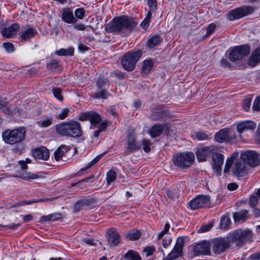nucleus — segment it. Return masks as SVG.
<instances>
[{
    "label": "nucleus",
    "instance_id": "nucleus-38",
    "mask_svg": "<svg viewBox=\"0 0 260 260\" xmlns=\"http://www.w3.org/2000/svg\"><path fill=\"white\" fill-rule=\"evenodd\" d=\"M53 118L52 117H46L42 120L38 122V124L41 127H47L53 123Z\"/></svg>",
    "mask_w": 260,
    "mask_h": 260
},
{
    "label": "nucleus",
    "instance_id": "nucleus-7",
    "mask_svg": "<svg viewBox=\"0 0 260 260\" xmlns=\"http://www.w3.org/2000/svg\"><path fill=\"white\" fill-rule=\"evenodd\" d=\"M210 245L214 253L219 254L226 251L231 246L228 236L214 238L211 241Z\"/></svg>",
    "mask_w": 260,
    "mask_h": 260
},
{
    "label": "nucleus",
    "instance_id": "nucleus-29",
    "mask_svg": "<svg viewBox=\"0 0 260 260\" xmlns=\"http://www.w3.org/2000/svg\"><path fill=\"white\" fill-rule=\"evenodd\" d=\"M122 259H125L126 260H141V257L137 251L129 250L122 255Z\"/></svg>",
    "mask_w": 260,
    "mask_h": 260
},
{
    "label": "nucleus",
    "instance_id": "nucleus-64",
    "mask_svg": "<svg viewBox=\"0 0 260 260\" xmlns=\"http://www.w3.org/2000/svg\"><path fill=\"white\" fill-rule=\"evenodd\" d=\"M216 28V25L214 23H211L207 27L206 36H210L214 31Z\"/></svg>",
    "mask_w": 260,
    "mask_h": 260
},
{
    "label": "nucleus",
    "instance_id": "nucleus-35",
    "mask_svg": "<svg viewBox=\"0 0 260 260\" xmlns=\"http://www.w3.org/2000/svg\"><path fill=\"white\" fill-rule=\"evenodd\" d=\"M166 194L169 198L172 200H175L179 197L178 189L176 187H172L166 190Z\"/></svg>",
    "mask_w": 260,
    "mask_h": 260
},
{
    "label": "nucleus",
    "instance_id": "nucleus-41",
    "mask_svg": "<svg viewBox=\"0 0 260 260\" xmlns=\"http://www.w3.org/2000/svg\"><path fill=\"white\" fill-rule=\"evenodd\" d=\"M106 88H101L98 89V91L94 93V94L93 95V97L94 99H99V98H102V99H107L108 98V93L105 91Z\"/></svg>",
    "mask_w": 260,
    "mask_h": 260
},
{
    "label": "nucleus",
    "instance_id": "nucleus-9",
    "mask_svg": "<svg viewBox=\"0 0 260 260\" xmlns=\"http://www.w3.org/2000/svg\"><path fill=\"white\" fill-rule=\"evenodd\" d=\"M253 11L252 7L243 6L230 11L227 14V18L230 21L240 19L251 14Z\"/></svg>",
    "mask_w": 260,
    "mask_h": 260
},
{
    "label": "nucleus",
    "instance_id": "nucleus-26",
    "mask_svg": "<svg viewBox=\"0 0 260 260\" xmlns=\"http://www.w3.org/2000/svg\"><path fill=\"white\" fill-rule=\"evenodd\" d=\"M260 62V47L253 51L248 59V64L254 67Z\"/></svg>",
    "mask_w": 260,
    "mask_h": 260
},
{
    "label": "nucleus",
    "instance_id": "nucleus-15",
    "mask_svg": "<svg viewBox=\"0 0 260 260\" xmlns=\"http://www.w3.org/2000/svg\"><path fill=\"white\" fill-rule=\"evenodd\" d=\"M79 119L81 121L89 120L92 124H96L102 120L99 114L93 111H89L82 113Z\"/></svg>",
    "mask_w": 260,
    "mask_h": 260
},
{
    "label": "nucleus",
    "instance_id": "nucleus-3",
    "mask_svg": "<svg viewBox=\"0 0 260 260\" xmlns=\"http://www.w3.org/2000/svg\"><path fill=\"white\" fill-rule=\"evenodd\" d=\"M26 129L24 127H20L14 129H7L2 134L3 140L10 145H14L20 143L25 139Z\"/></svg>",
    "mask_w": 260,
    "mask_h": 260
},
{
    "label": "nucleus",
    "instance_id": "nucleus-4",
    "mask_svg": "<svg viewBox=\"0 0 260 260\" xmlns=\"http://www.w3.org/2000/svg\"><path fill=\"white\" fill-rule=\"evenodd\" d=\"M142 55V51L132 50L125 53L121 59V64L123 68L127 71H133L136 64Z\"/></svg>",
    "mask_w": 260,
    "mask_h": 260
},
{
    "label": "nucleus",
    "instance_id": "nucleus-34",
    "mask_svg": "<svg viewBox=\"0 0 260 260\" xmlns=\"http://www.w3.org/2000/svg\"><path fill=\"white\" fill-rule=\"evenodd\" d=\"M153 66V62L151 59L145 60L143 61L142 68V73L147 74L151 70Z\"/></svg>",
    "mask_w": 260,
    "mask_h": 260
},
{
    "label": "nucleus",
    "instance_id": "nucleus-39",
    "mask_svg": "<svg viewBox=\"0 0 260 260\" xmlns=\"http://www.w3.org/2000/svg\"><path fill=\"white\" fill-rule=\"evenodd\" d=\"M231 223V219L228 216H222L220 220V228L221 229H229Z\"/></svg>",
    "mask_w": 260,
    "mask_h": 260
},
{
    "label": "nucleus",
    "instance_id": "nucleus-18",
    "mask_svg": "<svg viewBox=\"0 0 260 260\" xmlns=\"http://www.w3.org/2000/svg\"><path fill=\"white\" fill-rule=\"evenodd\" d=\"M141 148V146L137 141L135 136L133 135H128L125 146V152L132 153L134 151L139 150Z\"/></svg>",
    "mask_w": 260,
    "mask_h": 260
},
{
    "label": "nucleus",
    "instance_id": "nucleus-19",
    "mask_svg": "<svg viewBox=\"0 0 260 260\" xmlns=\"http://www.w3.org/2000/svg\"><path fill=\"white\" fill-rule=\"evenodd\" d=\"M106 237L111 246H116L120 241V235L114 229H109L107 231Z\"/></svg>",
    "mask_w": 260,
    "mask_h": 260
},
{
    "label": "nucleus",
    "instance_id": "nucleus-63",
    "mask_svg": "<svg viewBox=\"0 0 260 260\" xmlns=\"http://www.w3.org/2000/svg\"><path fill=\"white\" fill-rule=\"evenodd\" d=\"M111 124V122L107 121V120H104L102 122V123L100 124L99 129L102 132L103 131H105L107 126H108Z\"/></svg>",
    "mask_w": 260,
    "mask_h": 260
},
{
    "label": "nucleus",
    "instance_id": "nucleus-20",
    "mask_svg": "<svg viewBox=\"0 0 260 260\" xmlns=\"http://www.w3.org/2000/svg\"><path fill=\"white\" fill-rule=\"evenodd\" d=\"M212 160L213 162L214 169L216 170L217 173H220L223 164V155L221 153H217L216 151L212 155Z\"/></svg>",
    "mask_w": 260,
    "mask_h": 260
},
{
    "label": "nucleus",
    "instance_id": "nucleus-23",
    "mask_svg": "<svg viewBox=\"0 0 260 260\" xmlns=\"http://www.w3.org/2000/svg\"><path fill=\"white\" fill-rule=\"evenodd\" d=\"M37 33L36 29L32 27L25 28L20 32V38L22 41H26L34 37Z\"/></svg>",
    "mask_w": 260,
    "mask_h": 260
},
{
    "label": "nucleus",
    "instance_id": "nucleus-14",
    "mask_svg": "<svg viewBox=\"0 0 260 260\" xmlns=\"http://www.w3.org/2000/svg\"><path fill=\"white\" fill-rule=\"evenodd\" d=\"M210 244L208 242L204 241L197 244L193 247V253L195 255H210Z\"/></svg>",
    "mask_w": 260,
    "mask_h": 260
},
{
    "label": "nucleus",
    "instance_id": "nucleus-43",
    "mask_svg": "<svg viewBox=\"0 0 260 260\" xmlns=\"http://www.w3.org/2000/svg\"><path fill=\"white\" fill-rule=\"evenodd\" d=\"M104 154L103 153L95 157L90 162H89L85 167L82 168L80 170V172L86 171L91 167L92 166L95 164L104 156Z\"/></svg>",
    "mask_w": 260,
    "mask_h": 260
},
{
    "label": "nucleus",
    "instance_id": "nucleus-44",
    "mask_svg": "<svg viewBox=\"0 0 260 260\" xmlns=\"http://www.w3.org/2000/svg\"><path fill=\"white\" fill-rule=\"evenodd\" d=\"M104 154L103 153L95 157L90 162H89L85 167L82 168L80 170V172L86 171L91 167L92 166L95 164L104 156Z\"/></svg>",
    "mask_w": 260,
    "mask_h": 260
},
{
    "label": "nucleus",
    "instance_id": "nucleus-61",
    "mask_svg": "<svg viewBox=\"0 0 260 260\" xmlns=\"http://www.w3.org/2000/svg\"><path fill=\"white\" fill-rule=\"evenodd\" d=\"M172 242V238L169 236L167 235L162 239V244L165 248H167Z\"/></svg>",
    "mask_w": 260,
    "mask_h": 260
},
{
    "label": "nucleus",
    "instance_id": "nucleus-52",
    "mask_svg": "<svg viewBox=\"0 0 260 260\" xmlns=\"http://www.w3.org/2000/svg\"><path fill=\"white\" fill-rule=\"evenodd\" d=\"M108 84V83L106 79L99 78L97 83V87L98 89L102 88H106Z\"/></svg>",
    "mask_w": 260,
    "mask_h": 260
},
{
    "label": "nucleus",
    "instance_id": "nucleus-24",
    "mask_svg": "<svg viewBox=\"0 0 260 260\" xmlns=\"http://www.w3.org/2000/svg\"><path fill=\"white\" fill-rule=\"evenodd\" d=\"M256 123L250 121H246L239 123L237 126V130L239 133H242L248 130H252L256 127Z\"/></svg>",
    "mask_w": 260,
    "mask_h": 260
},
{
    "label": "nucleus",
    "instance_id": "nucleus-37",
    "mask_svg": "<svg viewBox=\"0 0 260 260\" xmlns=\"http://www.w3.org/2000/svg\"><path fill=\"white\" fill-rule=\"evenodd\" d=\"M141 236V232L137 230H133L129 232L126 235V238L131 240H136Z\"/></svg>",
    "mask_w": 260,
    "mask_h": 260
},
{
    "label": "nucleus",
    "instance_id": "nucleus-28",
    "mask_svg": "<svg viewBox=\"0 0 260 260\" xmlns=\"http://www.w3.org/2000/svg\"><path fill=\"white\" fill-rule=\"evenodd\" d=\"M56 133L61 136H69L68 122H62L55 126Z\"/></svg>",
    "mask_w": 260,
    "mask_h": 260
},
{
    "label": "nucleus",
    "instance_id": "nucleus-45",
    "mask_svg": "<svg viewBox=\"0 0 260 260\" xmlns=\"http://www.w3.org/2000/svg\"><path fill=\"white\" fill-rule=\"evenodd\" d=\"M194 137L199 141L209 140L210 138L209 135L203 132H195Z\"/></svg>",
    "mask_w": 260,
    "mask_h": 260
},
{
    "label": "nucleus",
    "instance_id": "nucleus-62",
    "mask_svg": "<svg viewBox=\"0 0 260 260\" xmlns=\"http://www.w3.org/2000/svg\"><path fill=\"white\" fill-rule=\"evenodd\" d=\"M170 226L169 223H166L164 231L160 232L158 234L157 238L159 239H162L164 237L165 234H166L168 232V231L170 229Z\"/></svg>",
    "mask_w": 260,
    "mask_h": 260
},
{
    "label": "nucleus",
    "instance_id": "nucleus-32",
    "mask_svg": "<svg viewBox=\"0 0 260 260\" xmlns=\"http://www.w3.org/2000/svg\"><path fill=\"white\" fill-rule=\"evenodd\" d=\"M20 177L22 179L30 181L32 180L41 178V176L38 174H35L29 172H25L20 175Z\"/></svg>",
    "mask_w": 260,
    "mask_h": 260
},
{
    "label": "nucleus",
    "instance_id": "nucleus-27",
    "mask_svg": "<svg viewBox=\"0 0 260 260\" xmlns=\"http://www.w3.org/2000/svg\"><path fill=\"white\" fill-rule=\"evenodd\" d=\"M248 211L247 210H242L234 213L233 217L236 222H244L248 218Z\"/></svg>",
    "mask_w": 260,
    "mask_h": 260
},
{
    "label": "nucleus",
    "instance_id": "nucleus-10",
    "mask_svg": "<svg viewBox=\"0 0 260 260\" xmlns=\"http://www.w3.org/2000/svg\"><path fill=\"white\" fill-rule=\"evenodd\" d=\"M217 150V147L214 145L199 147L196 152L197 160L199 162L205 161L209 156L213 155Z\"/></svg>",
    "mask_w": 260,
    "mask_h": 260
},
{
    "label": "nucleus",
    "instance_id": "nucleus-17",
    "mask_svg": "<svg viewBox=\"0 0 260 260\" xmlns=\"http://www.w3.org/2000/svg\"><path fill=\"white\" fill-rule=\"evenodd\" d=\"M69 136L73 137H80L82 134L80 124L77 121H71L68 122Z\"/></svg>",
    "mask_w": 260,
    "mask_h": 260
},
{
    "label": "nucleus",
    "instance_id": "nucleus-55",
    "mask_svg": "<svg viewBox=\"0 0 260 260\" xmlns=\"http://www.w3.org/2000/svg\"><path fill=\"white\" fill-rule=\"evenodd\" d=\"M3 46L8 53H12L14 52L15 50L14 45L11 43H3Z\"/></svg>",
    "mask_w": 260,
    "mask_h": 260
},
{
    "label": "nucleus",
    "instance_id": "nucleus-51",
    "mask_svg": "<svg viewBox=\"0 0 260 260\" xmlns=\"http://www.w3.org/2000/svg\"><path fill=\"white\" fill-rule=\"evenodd\" d=\"M52 92L54 96L59 101H62L63 99V96L61 95V89L58 87L53 88L52 89Z\"/></svg>",
    "mask_w": 260,
    "mask_h": 260
},
{
    "label": "nucleus",
    "instance_id": "nucleus-53",
    "mask_svg": "<svg viewBox=\"0 0 260 260\" xmlns=\"http://www.w3.org/2000/svg\"><path fill=\"white\" fill-rule=\"evenodd\" d=\"M85 15V11L83 8H80L77 9L75 11V18L82 19Z\"/></svg>",
    "mask_w": 260,
    "mask_h": 260
},
{
    "label": "nucleus",
    "instance_id": "nucleus-33",
    "mask_svg": "<svg viewBox=\"0 0 260 260\" xmlns=\"http://www.w3.org/2000/svg\"><path fill=\"white\" fill-rule=\"evenodd\" d=\"M90 203V201L88 199H82L76 202L75 204L74 212L76 213L79 212L82 207L88 205Z\"/></svg>",
    "mask_w": 260,
    "mask_h": 260
},
{
    "label": "nucleus",
    "instance_id": "nucleus-54",
    "mask_svg": "<svg viewBox=\"0 0 260 260\" xmlns=\"http://www.w3.org/2000/svg\"><path fill=\"white\" fill-rule=\"evenodd\" d=\"M37 203L36 200L32 199L28 201H20L17 203L14 204L13 205H12L11 207H16L18 206H23L24 205H30L32 203Z\"/></svg>",
    "mask_w": 260,
    "mask_h": 260
},
{
    "label": "nucleus",
    "instance_id": "nucleus-42",
    "mask_svg": "<svg viewBox=\"0 0 260 260\" xmlns=\"http://www.w3.org/2000/svg\"><path fill=\"white\" fill-rule=\"evenodd\" d=\"M152 13L148 11L147 13L146 16L143 21L141 23V26L145 29H147L149 26L150 20L151 18Z\"/></svg>",
    "mask_w": 260,
    "mask_h": 260
},
{
    "label": "nucleus",
    "instance_id": "nucleus-40",
    "mask_svg": "<svg viewBox=\"0 0 260 260\" xmlns=\"http://www.w3.org/2000/svg\"><path fill=\"white\" fill-rule=\"evenodd\" d=\"M141 142L143 150L146 153L149 152L152 146L151 141L149 140L144 139Z\"/></svg>",
    "mask_w": 260,
    "mask_h": 260
},
{
    "label": "nucleus",
    "instance_id": "nucleus-5",
    "mask_svg": "<svg viewBox=\"0 0 260 260\" xmlns=\"http://www.w3.org/2000/svg\"><path fill=\"white\" fill-rule=\"evenodd\" d=\"M228 236L231 243L241 247L251 238L252 232L249 230L238 229L230 233Z\"/></svg>",
    "mask_w": 260,
    "mask_h": 260
},
{
    "label": "nucleus",
    "instance_id": "nucleus-49",
    "mask_svg": "<svg viewBox=\"0 0 260 260\" xmlns=\"http://www.w3.org/2000/svg\"><path fill=\"white\" fill-rule=\"evenodd\" d=\"M259 199L255 194L250 196L249 200V205L251 208H254L257 205Z\"/></svg>",
    "mask_w": 260,
    "mask_h": 260
},
{
    "label": "nucleus",
    "instance_id": "nucleus-56",
    "mask_svg": "<svg viewBox=\"0 0 260 260\" xmlns=\"http://www.w3.org/2000/svg\"><path fill=\"white\" fill-rule=\"evenodd\" d=\"M155 251V248L153 246H147L143 249V251L146 253V255L148 257L152 255Z\"/></svg>",
    "mask_w": 260,
    "mask_h": 260
},
{
    "label": "nucleus",
    "instance_id": "nucleus-13",
    "mask_svg": "<svg viewBox=\"0 0 260 260\" xmlns=\"http://www.w3.org/2000/svg\"><path fill=\"white\" fill-rule=\"evenodd\" d=\"M236 138L235 134L228 128H223L218 131L215 135V140L219 143L230 142Z\"/></svg>",
    "mask_w": 260,
    "mask_h": 260
},
{
    "label": "nucleus",
    "instance_id": "nucleus-47",
    "mask_svg": "<svg viewBox=\"0 0 260 260\" xmlns=\"http://www.w3.org/2000/svg\"><path fill=\"white\" fill-rule=\"evenodd\" d=\"M168 115V112L167 111L156 112L152 114V118L154 120H157L160 118H164Z\"/></svg>",
    "mask_w": 260,
    "mask_h": 260
},
{
    "label": "nucleus",
    "instance_id": "nucleus-8",
    "mask_svg": "<svg viewBox=\"0 0 260 260\" xmlns=\"http://www.w3.org/2000/svg\"><path fill=\"white\" fill-rule=\"evenodd\" d=\"M250 52V47L249 45H244L233 47L229 54V59L235 62L242 59L247 56Z\"/></svg>",
    "mask_w": 260,
    "mask_h": 260
},
{
    "label": "nucleus",
    "instance_id": "nucleus-48",
    "mask_svg": "<svg viewBox=\"0 0 260 260\" xmlns=\"http://www.w3.org/2000/svg\"><path fill=\"white\" fill-rule=\"evenodd\" d=\"M59 67V64L58 61L56 59H52L47 64V68L48 69L53 71H56Z\"/></svg>",
    "mask_w": 260,
    "mask_h": 260
},
{
    "label": "nucleus",
    "instance_id": "nucleus-60",
    "mask_svg": "<svg viewBox=\"0 0 260 260\" xmlns=\"http://www.w3.org/2000/svg\"><path fill=\"white\" fill-rule=\"evenodd\" d=\"M148 5L149 6L150 10L149 11H154L156 9L157 2L156 0H148Z\"/></svg>",
    "mask_w": 260,
    "mask_h": 260
},
{
    "label": "nucleus",
    "instance_id": "nucleus-25",
    "mask_svg": "<svg viewBox=\"0 0 260 260\" xmlns=\"http://www.w3.org/2000/svg\"><path fill=\"white\" fill-rule=\"evenodd\" d=\"M166 128H168L167 124H155L150 129L149 134L151 137L155 138L159 136L162 133L163 130Z\"/></svg>",
    "mask_w": 260,
    "mask_h": 260
},
{
    "label": "nucleus",
    "instance_id": "nucleus-21",
    "mask_svg": "<svg viewBox=\"0 0 260 260\" xmlns=\"http://www.w3.org/2000/svg\"><path fill=\"white\" fill-rule=\"evenodd\" d=\"M32 155L36 159L45 160H47L49 157V151L45 147H41L34 149L32 151Z\"/></svg>",
    "mask_w": 260,
    "mask_h": 260
},
{
    "label": "nucleus",
    "instance_id": "nucleus-57",
    "mask_svg": "<svg viewBox=\"0 0 260 260\" xmlns=\"http://www.w3.org/2000/svg\"><path fill=\"white\" fill-rule=\"evenodd\" d=\"M252 109L255 111H260V96L256 97L254 100L252 105Z\"/></svg>",
    "mask_w": 260,
    "mask_h": 260
},
{
    "label": "nucleus",
    "instance_id": "nucleus-16",
    "mask_svg": "<svg viewBox=\"0 0 260 260\" xmlns=\"http://www.w3.org/2000/svg\"><path fill=\"white\" fill-rule=\"evenodd\" d=\"M60 17L63 21L68 24H74L77 21L74 16L72 9L69 7L62 9L60 11Z\"/></svg>",
    "mask_w": 260,
    "mask_h": 260
},
{
    "label": "nucleus",
    "instance_id": "nucleus-11",
    "mask_svg": "<svg viewBox=\"0 0 260 260\" xmlns=\"http://www.w3.org/2000/svg\"><path fill=\"white\" fill-rule=\"evenodd\" d=\"M259 154L253 151H247L241 155V158L243 159L245 164L254 167L259 163Z\"/></svg>",
    "mask_w": 260,
    "mask_h": 260
},
{
    "label": "nucleus",
    "instance_id": "nucleus-22",
    "mask_svg": "<svg viewBox=\"0 0 260 260\" xmlns=\"http://www.w3.org/2000/svg\"><path fill=\"white\" fill-rule=\"evenodd\" d=\"M19 28V25L17 23H14L8 27L4 28L2 30V34L4 37L12 38L16 35Z\"/></svg>",
    "mask_w": 260,
    "mask_h": 260
},
{
    "label": "nucleus",
    "instance_id": "nucleus-6",
    "mask_svg": "<svg viewBox=\"0 0 260 260\" xmlns=\"http://www.w3.org/2000/svg\"><path fill=\"white\" fill-rule=\"evenodd\" d=\"M194 160V155L191 152L181 153L174 155L173 161L174 165L181 169L189 167Z\"/></svg>",
    "mask_w": 260,
    "mask_h": 260
},
{
    "label": "nucleus",
    "instance_id": "nucleus-30",
    "mask_svg": "<svg viewBox=\"0 0 260 260\" xmlns=\"http://www.w3.org/2000/svg\"><path fill=\"white\" fill-rule=\"evenodd\" d=\"M162 39L158 35H155L150 38L147 42V46L149 48H153L158 45L161 42Z\"/></svg>",
    "mask_w": 260,
    "mask_h": 260
},
{
    "label": "nucleus",
    "instance_id": "nucleus-36",
    "mask_svg": "<svg viewBox=\"0 0 260 260\" xmlns=\"http://www.w3.org/2000/svg\"><path fill=\"white\" fill-rule=\"evenodd\" d=\"M74 52V49L73 47H69L68 49H60L56 51L55 53L59 56H73Z\"/></svg>",
    "mask_w": 260,
    "mask_h": 260
},
{
    "label": "nucleus",
    "instance_id": "nucleus-58",
    "mask_svg": "<svg viewBox=\"0 0 260 260\" xmlns=\"http://www.w3.org/2000/svg\"><path fill=\"white\" fill-rule=\"evenodd\" d=\"M213 224L212 222H209L207 224L203 225L198 230V233H203L208 232L211 229V228L213 227Z\"/></svg>",
    "mask_w": 260,
    "mask_h": 260
},
{
    "label": "nucleus",
    "instance_id": "nucleus-12",
    "mask_svg": "<svg viewBox=\"0 0 260 260\" xmlns=\"http://www.w3.org/2000/svg\"><path fill=\"white\" fill-rule=\"evenodd\" d=\"M210 197L208 196H198L189 203L191 209L196 210L200 208L208 206L210 204Z\"/></svg>",
    "mask_w": 260,
    "mask_h": 260
},
{
    "label": "nucleus",
    "instance_id": "nucleus-1",
    "mask_svg": "<svg viewBox=\"0 0 260 260\" xmlns=\"http://www.w3.org/2000/svg\"><path fill=\"white\" fill-rule=\"evenodd\" d=\"M239 153L234 152L230 157L226 159L224 172L227 173L232 168L233 175L238 177H243L248 173L247 165L244 162L241 157L238 158Z\"/></svg>",
    "mask_w": 260,
    "mask_h": 260
},
{
    "label": "nucleus",
    "instance_id": "nucleus-50",
    "mask_svg": "<svg viewBox=\"0 0 260 260\" xmlns=\"http://www.w3.org/2000/svg\"><path fill=\"white\" fill-rule=\"evenodd\" d=\"M116 173L113 170H110L107 174V181L108 183L113 182L116 178Z\"/></svg>",
    "mask_w": 260,
    "mask_h": 260
},
{
    "label": "nucleus",
    "instance_id": "nucleus-46",
    "mask_svg": "<svg viewBox=\"0 0 260 260\" xmlns=\"http://www.w3.org/2000/svg\"><path fill=\"white\" fill-rule=\"evenodd\" d=\"M70 112V110L68 108H65L61 110L58 114L55 115V117L59 120H63L65 119Z\"/></svg>",
    "mask_w": 260,
    "mask_h": 260
},
{
    "label": "nucleus",
    "instance_id": "nucleus-59",
    "mask_svg": "<svg viewBox=\"0 0 260 260\" xmlns=\"http://www.w3.org/2000/svg\"><path fill=\"white\" fill-rule=\"evenodd\" d=\"M251 99L247 98L243 101L242 107L245 111H248L251 105Z\"/></svg>",
    "mask_w": 260,
    "mask_h": 260
},
{
    "label": "nucleus",
    "instance_id": "nucleus-2",
    "mask_svg": "<svg viewBox=\"0 0 260 260\" xmlns=\"http://www.w3.org/2000/svg\"><path fill=\"white\" fill-rule=\"evenodd\" d=\"M136 23L133 20L125 16L116 17L106 26L109 32L119 33L124 31H131L136 26Z\"/></svg>",
    "mask_w": 260,
    "mask_h": 260
},
{
    "label": "nucleus",
    "instance_id": "nucleus-31",
    "mask_svg": "<svg viewBox=\"0 0 260 260\" xmlns=\"http://www.w3.org/2000/svg\"><path fill=\"white\" fill-rule=\"evenodd\" d=\"M68 150V147L65 145H61L57 148L54 152V158L56 161L61 159L64 155Z\"/></svg>",
    "mask_w": 260,
    "mask_h": 260
}]
</instances>
